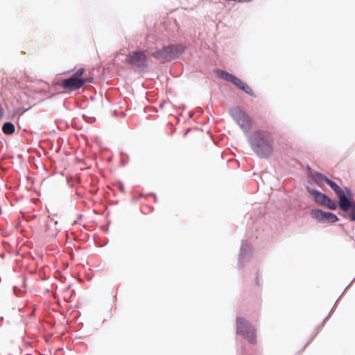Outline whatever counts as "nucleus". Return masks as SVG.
I'll return each instance as SVG.
<instances>
[{"label":"nucleus","instance_id":"obj_1","mask_svg":"<svg viewBox=\"0 0 355 355\" xmlns=\"http://www.w3.org/2000/svg\"><path fill=\"white\" fill-rule=\"evenodd\" d=\"M250 146L254 152L261 158L268 157L273 151V138L270 132L257 130L250 138Z\"/></svg>","mask_w":355,"mask_h":355},{"label":"nucleus","instance_id":"obj_2","mask_svg":"<svg viewBox=\"0 0 355 355\" xmlns=\"http://www.w3.org/2000/svg\"><path fill=\"white\" fill-rule=\"evenodd\" d=\"M325 182L336 193L338 198V207L345 213L343 216L349 219L351 221H355V202L348 198L351 195L350 190L347 188L345 190L342 189L329 178L325 179Z\"/></svg>","mask_w":355,"mask_h":355},{"label":"nucleus","instance_id":"obj_3","mask_svg":"<svg viewBox=\"0 0 355 355\" xmlns=\"http://www.w3.org/2000/svg\"><path fill=\"white\" fill-rule=\"evenodd\" d=\"M85 69L80 68L69 78L61 81L59 84L64 89L75 91L81 88L87 83H92L93 78L83 77Z\"/></svg>","mask_w":355,"mask_h":355},{"label":"nucleus","instance_id":"obj_4","mask_svg":"<svg viewBox=\"0 0 355 355\" xmlns=\"http://www.w3.org/2000/svg\"><path fill=\"white\" fill-rule=\"evenodd\" d=\"M236 333L243 336L249 343L256 342L255 329L243 318L236 319Z\"/></svg>","mask_w":355,"mask_h":355},{"label":"nucleus","instance_id":"obj_5","mask_svg":"<svg viewBox=\"0 0 355 355\" xmlns=\"http://www.w3.org/2000/svg\"><path fill=\"white\" fill-rule=\"evenodd\" d=\"M232 116L244 132H248L251 130L252 120L244 111L236 108L232 111Z\"/></svg>","mask_w":355,"mask_h":355},{"label":"nucleus","instance_id":"obj_6","mask_svg":"<svg viewBox=\"0 0 355 355\" xmlns=\"http://www.w3.org/2000/svg\"><path fill=\"white\" fill-rule=\"evenodd\" d=\"M182 51L180 46L171 45L164 47L162 49L155 51L153 56L158 60L175 59Z\"/></svg>","mask_w":355,"mask_h":355},{"label":"nucleus","instance_id":"obj_7","mask_svg":"<svg viewBox=\"0 0 355 355\" xmlns=\"http://www.w3.org/2000/svg\"><path fill=\"white\" fill-rule=\"evenodd\" d=\"M307 191L313 196L317 203L325 206L331 210H336L337 209L336 202L330 199L327 195L317 190L311 189L309 187H307Z\"/></svg>","mask_w":355,"mask_h":355},{"label":"nucleus","instance_id":"obj_8","mask_svg":"<svg viewBox=\"0 0 355 355\" xmlns=\"http://www.w3.org/2000/svg\"><path fill=\"white\" fill-rule=\"evenodd\" d=\"M220 77L227 81L231 82L232 84L238 87L240 89L243 90L246 94L250 96L254 95V92L252 88L248 86V84L243 82L241 79L236 77L233 74L223 71L220 72Z\"/></svg>","mask_w":355,"mask_h":355},{"label":"nucleus","instance_id":"obj_9","mask_svg":"<svg viewBox=\"0 0 355 355\" xmlns=\"http://www.w3.org/2000/svg\"><path fill=\"white\" fill-rule=\"evenodd\" d=\"M126 62L136 67H146V56L144 52L135 51L127 56Z\"/></svg>","mask_w":355,"mask_h":355},{"label":"nucleus","instance_id":"obj_10","mask_svg":"<svg viewBox=\"0 0 355 355\" xmlns=\"http://www.w3.org/2000/svg\"><path fill=\"white\" fill-rule=\"evenodd\" d=\"M312 218L320 222L335 223L338 218L337 216L331 212L323 211L320 209H313L311 212Z\"/></svg>","mask_w":355,"mask_h":355},{"label":"nucleus","instance_id":"obj_11","mask_svg":"<svg viewBox=\"0 0 355 355\" xmlns=\"http://www.w3.org/2000/svg\"><path fill=\"white\" fill-rule=\"evenodd\" d=\"M15 125L10 122H6L2 127V131L6 135H11L15 132Z\"/></svg>","mask_w":355,"mask_h":355},{"label":"nucleus","instance_id":"obj_12","mask_svg":"<svg viewBox=\"0 0 355 355\" xmlns=\"http://www.w3.org/2000/svg\"><path fill=\"white\" fill-rule=\"evenodd\" d=\"M315 176L317 177V178H318L319 180H322L324 182H325V179L327 178V177L323 175L322 173H316Z\"/></svg>","mask_w":355,"mask_h":355},{"label":"nucleus","instance_id":"obj_13","mask_svg":"<svg viewBox=\"0 0 355 355\" xmlns=\"http://www.w3.org/2000/svg\"><path fill=\"white\" fill-rule=\"evenodd\" d=\"M3 109L1 106V105L0 104V119H1L3 118Z\"/></svg>","mask_w":355,"mask_h":355},{"label":"nucleus","instance_id":"obj_14","mask_svg":"<svg viewBox=\"0 0 355 355\" xmlns=\"http://www.w3.org/2000/svg\"><path fill=\"white\" fill-rule=\"evenodd\" d=\"M252 0H240V3H248L252 1Z\"/></svg>","mask_w":355,"mask_h":355}]
</instances>
